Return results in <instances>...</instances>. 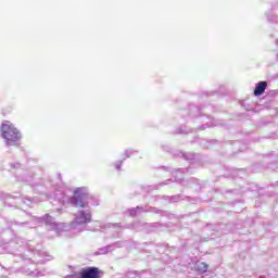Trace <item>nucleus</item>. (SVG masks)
<instances>
[{
	"label": "nucleus",
	"mask_w": 278,
	"mask_h": 278,
	"mask_svg": "<svg viewBox=\"0 0 278 278\" xmlns=\"http://www.w3.org/2000/svg\"><path fill=\"white\" fill-rule=\"evenodd\" d=\"M38 220L58 235L62 233V231H68V229L76 233H81V231H86V225L92 222V214L88 210L76 211L70 226L64 223H56L55 218L49 214L38 217Z\"/></svg>",
	"instance_id": "f257e3e1"
},
{
	"label": "nucleus",
	"mask_w": 278,
	"mask_h": 278,
	"mask_svg": "<svg viewBox=\"0 0 278 278\" xmlns=\"http://www.w3.org/2000/svg\"><path fill=\"white\" fill-rule=\"evenodd\" d=\"M1 136L5 140L8 147H16V142L21 140V131L18 128L11 124L10 122H4L1 124Z\"/></svg>",
	"instance_id": "f03ea898"
},
{
	"label": "nucleus",
	"mask_w": 278,
	"mask_h": 278,
	"mask_svg": "<svg viewBox=\"0 0 278 278\" xmlns=\"http://www.w3.org/2000/svg\"><path fill=\"white\" fill-rule=\"evenodd\" d=\"M28 251H30V253H34V255H38V257H46L45 260L37 261L38 264H47V262H51V260H53V256L49 255L46 251L36 250L34 249V245L29 243H28Z\"/></svg>",
	"instance_id": "7ed1b4c3"
},
{
	"label": "nucleus",
	"mask_w": 278,
	"mask_h": 278,
	"mask_svg": "<svg viewBox=\"0 0 278 278\" xmlns=\"http://www.w3.org/2000/svg\"><path fill=\"white\" fill-rule=\"evenodd\" d=\"M80 278H101L99 276V268L87 267L80 270Z\"/></svg>",
	"instance_id": "20e7f679"
},
{
	"label": "nucleus",
	"mask_w": 278,
	"mask_h": 278,
	"mask_svg": "<svg viewBox=\"0 0 278 278\" xmlns=\"http://www.w3.org/2000/svg\"><path fill=\"white\" fill-rule=\"evenodd\" d=\"M123 247V242H115L113 244L100 248L98 251V255H108L110 251H114L115 249H121Z\"/></svg>",
	"instance_id": "39448f33"
},
{
	"label": "nucleus",
	"mask_w": 278,
	"mask_h": 278,
	"mask_svg": "<svg viewBox=\"0 0 278 278\" xmlns=\"http://www.w3.org/2000/svg\"><path fill=\"white\" fill-rule=\"evenodd\" d=\"M24 275H27L28 277H45L47 275V270L42 269H31L25 267L23 270Z\"/></svg>",
	"instance_id": "423d86ee"
},
{
	"label": "nucleus",
	"mask_w": 278,
	"mask_h": 278,
	"mask_svg": "<svg viewBox=\"0 0 278 278\" xmlns=\"http://www.w3.org/2000/svg\"><path fill=\"white\" fill-rule=\"evenodd\" d=\"M266 88H268V83L266 81H260L256 84L254 89V96L255 97H262V93L266 91Z\"/></svg>",
	"instance_id": "0eeeda50"
},
{
	"label": "nucleus",
	"mask_w": 278,
	"mask_h": 278,
	"mask_svg": "<svg viewBox=\"0 0 278 278\" xmlns=\"http://www.w3.org/2000/svg\"><path fill=\"white\" fill-rule=\"evenodd\" d=\"M72 203H73V205H76V207H85L84 195L78 194L76 191L75 195L72 198Z\"/></svg>",
	"instance_id": "6e6552de"
},
{
	"label": "nucleus",
	"mask_w": 278,
	"mask_h": 278,
	"mask_svg": "<svg viewBox=\"0 0 278 278\" xmlns=\"http://www.w3.org/2000/svg\"><path fill=\"white\" fill-rule=\"evenodd\" d=\"M208 265L203 262H198L194 264V269L197 273H200V275H203V273H207Z\"/></svg>",
	"instance_id": "1a4fd4ad"
},
{
	"label": "nucleus",
	"mask_w": 278,
	"mask_h": 278,
	"mask_svg": "<svg viewBox=\"0 0 278 278\" xmlns=\"http://www.w3.org/2000/svg\"><path fill=\"white\" fill-rule=\"evenodd\" d=\"M5 249L9 253H16L18 247H16V242L10 241L9 243H7Z\"/></svg>",
	"instance_id": "9d476101"
},
{
	"label": "nucleus",
	"mask_w": 278,
	"mask_h": 278,
	"mask_svg": "<svg viewBox=\"0 0 278 278\" xmlns=\"http://www.w3.org/2000/svg\"><path fill=\"white\" fill-rule=\"evenodd\" d=\"M65 278H81V274H71L67 275Z\"/></svg>",
	"instance_id": "9b49d317"
},
{
	"label": "nucleus",
	"mask_w": 278,
	"mask_h": 278,
	"mask_svg": "<svg viewBox=\"0 0 278 278\" xmlns=\"http://www.w3.org/2000/svg\"><path fill=\"white\" fill-rule=\"evenodd\" d=\"M128 216H136V210H130L128 213H127Z\"/></svg>",
	"instance_id": "f8f14e48"
},
{
	"label": "nucleus",
	"mask_w": 278,
	"mask_h": 278,
	"mask_svg": "<svg viewBox=\"0 0 278 278\" xmlns=\"http://www.w3.org/2000/svg\"><path fill=\"white\" fill-rule=\"evenodd\" d=\"M5 114H8V110H3V116H5Z\"/></svg>",
	"instance_id": "ddd939ff"
}]
</instances>
